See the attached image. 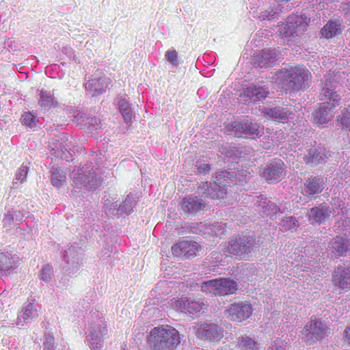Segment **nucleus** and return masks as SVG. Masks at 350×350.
Instances as JSON below:
<instances>
[{"label": "nucleus", "mask_w": 350, "mask_h": 350, "mask_svg": "<svg viewBox=\"0 0 350 350\" xmlns=\"http://www.w3.org/2000/svg\"><path fill=\"white\" fill-rule=\"evenodd\" d=\"M38 316V311L36 306L32 303H29L25 306L19 313L18 317V323L22 322L21 319L23 322H27L37 318Z\"/></svg>", "instance_id": "b1692460"}, {"label": "nucleus", "mask_w": 350, "mask_h": 350, "mask_svg": "<svg viewBox=\"0 0 350 350\" xmlns=\"http://www.w3.org/2000/svg\"><path fill=\"white\" fill-rule=\"evenodd\" d=\"M44 348L46 350H53L55 347V338L54 337L49 334L44 335Z\"/></svg>", "instance_id": "72a5a7b5"}, {"label": "nucleus", "mask_w": 350, "mask_h": 350, "mask_svg": "<svg viewBox=\"0 0 350 350\" xmlns=\"http://www.w3.org/2000/svg\"><path fill=\"white\" fill-rule=\"evenodd\" d=\"M342 20L329 21L321 30V33L326 39L332 38L340 34L343 30Z\"/></svg>", "instance_id": "412c9836"}, {"label": "nucleus", "mask_w": 350, "mask_h": 350, "mask_svg": "<svg viewBox=\"0 0 350 350\" xmlns=\"http://www.w3.org/2000/svg\"><path fill=\"white\" fill-rule=\"evenodd\" d=\"M201 196L199 200L197 196H190L184 198L180 203V210L185 214L192 215L200 211H202L206 207V203Z\"/></svg>", "instance_id": "2eb2a0df"}, {"label": "nucleus", "mask_w": 350, "mask_h": 350, "mask_svg": "<svg viewBox=\"0 0 350 350\" xmlns=\"http://www.w3.org/2000/svg\"><path fill=\"white\" fill-rule=\"evenodd\" d=\"M330 156L329 151L324 148L310 150L307 156V163L319 165L325 163Z\"/></svg>", "instance_id": "4be33fe9"}, {"label": "nucleus", "mask_w": 350, "mask_h": 350, "mask_svg": "<svg viewBox=\"0 0 350 350\" xmlns=\"http://www.w3.org/2000/svg\"><path fill=\"white\" fill-rule=\"evenodd\" d=\"M286 344L287 342L280 338H277L274 341V346L277 350H285Z\"/></svg>", "instance_id": "e433bc0d"}, {"label": "nucleus", "mask_w": 350, "mask_h": 350, "mask_svg": "<svg viewBox=\"0 0 350 350\" xmlns=\"http://www.w3.org/2000/svg\"><path fill=\"white\" fill-rule=\"evenodd\" d=\"M148 343L151 350H176L180 343V335L174 327L160 325L151 329Z\"/></svg>", "instance_id": "f257e3e1"}, {"label": "nucleus", "mask_w": 350, "mask_h": 350, "mask_svg": "<svg viewBox=\"0 0 350 350\" xmlns=\"http://www.w3.org/2000/svg\"><path fill=\"white\" fill-rule=\"evenodd\" d=\"M258 342L249 336L241 337L239 342L241 350H259Z\"/></svg>", "instance_id": "bb28decb"}, {"label": "nucleus", "mask_w": 350, "mask_h": 350, "mask_svg": "<svg viewBox=\"0 0 350 350\" xmlns=\"http://www.w3.org/2000/svg\"><path fill=\"white\" fill-rule=\"evenodd\" d=\"M210 170H211V167L208 164L202 163V164H200L198 166V170L200 173L206 174L210 171Z\"/></svg>", "instance_id": "ea45409f"}, {"label": "nucleus", "mask_w": 350, "mask_h": 350, "mask_svg": "<svg viewBox=\"0 0 350 350\" xmlns=\"http://www.w3.org/2000/svg\"><path fill=\"white\" fill-rule=\"evenodd\" d=\"M119 110L127 124H131L134 118V114L129 103L124 98L120 99L118 103Z\"/></svg>", "instance_id": "393cba45"}, {"label": "nucleus", "mask_w": 350, "mask_h": 350, "mask_svg": "<svg viewBox=\"0 0 350 350\" xmlns=\"http://www.w3.org/2000/svg\"><path fill=\"white\" fill-rule=\"evenodd\" d=\"M107 333V324L105 325L104 327H103V331L102 332H100V335L103 336H105Z\"/></svg>", "instance_id": "37998d69"}, {"label": "nucleus", "mask_w": 350, "mask_h": 350, "mask_svg": "<svg viewBox=\"0 0 350 350\" xmlns=\"http://www.w3.org/2000/svg\"><path fill=\"white\" fill-rule=\"evenodd\" d=\"M201 290L216 295H227L236 293L237 282L229 278H219L202 283Z\"/></svg>", "instance_id": "20e7f679"}, {"label": "nucleus", "mask_w": 350, "mask_h": 350, "mask_svg": "<svg viewBox=\"0 0 350 350\" xmlns=\"http://www.w3.org/2000/svg\"><path fill=\"white\" fill-rule=\"evenodd\" d=\"M253 311L254 309L251 304L240 301L231 304L226 310V312L228 317L231 321L243 322L252 316Z\"/></svg>", "instance_id": "f8f14e48"}, {"label": "nucleus", "mask_w": 350, "mask_h": 350, "mask_svg": "<svg viewBox=\"0 0 350 350\" xmlns=\"http://www.w3.org/2000/svg\"><path fill=\"white\" fill-rule=\"evenodd\" d=\"M264 113L279 122H286L288 118L287 111L280 107L269 109L265 111Z\"/></svg>", "instance_id": "a878e982"}, {"label": "nucleus", "mask_w": 350, "mask_h": 350, "mask_svg": "<svg viewBox=\"0 0 350 350\" xmlns=\"http://www.w3.org/2000/svg\"><path fill=\"white\" fill-rule=\"evenodd\" d=\"M202 197H204V200L210 198L213 200H224L227 199V185L226 184L220 185L215 182L211 183L210 187L207 189V193H204Z\"/></svg>", "instance_id": "aec40b11"}, {"label": "nucleus", "mask_w": 350, "mask_h": 350, "mask_svg": "<svg viewBox=\"0 0 350 350\" xmlns=\"http://www.w3.org/2000/svg\"><path fill=\"white\" fill-rule=\"evenodd\" d=\"M329 248L336 256H346L347 252L350 251V239L336 236L331 240Z\"/></svg>", "instance_id": "dca6fc26"}, {"label": "nucleus", "mask_w": 350, "mask_h": 350, "mask_svg": "<svg viewBox=\"0 0 350 350\" xmlns=\"http://www.w3.org/2000/svg\"><path fill=\"white\" fill-rule=\"evenodd\" d=\"M338 105L339 102L335 100L321 103L312 114V122L319 126L326 124L334 118V110Z\"/></svg>", "instance_id": "423d86ee"}, {"label": "nucleus", "mask_w": 350, "mask_h": 350, "mask_svg": "<svg viewBox=\"0 0 350 350\" xmlns=\"http://www.w3.org/2000/svg\"><path fill=\"white\" fill-rule=\"evenodd\" d=\"M18 258L9 253H0V271L5 272L16 267Z\"/></svg>", "instance_id": "5701e85b"}, {"label": "nucleus", "mask_w": 350, "mask_h": 350, "mask_svg": "<svg viewBox=\"0 0 350 350\" xmlns=\"http://www.w3.org/2000/svg\"><path fill=\"white\" fill-rule=\"evenodd\" d=\"M289 221L290 222H292V227H290L289 229L292 230V229H295L296 228H297L298 226V221L293 218L292 217H289Z\"/></svg>", "instance_id": "79ce46f5"}, {"label": "nucleus", "mask_w": 350, "mask_h": 350, "mask_svg": "<svg viewBox=\"0 0 350 350\" xmlns=\"http://www.w3.org/2000/svg\"><path fill=\"white\" fill-rule=\"evenodd\" d=\"M304 332V334L307 336L311 335L317 340L323 338L327 334L326 329L323 323L321 321L318 320L315 317H311L309 323L305 325Z\"/></svg>", "instance_id": "a211bd4d"}, {"label": "nucleus", "mask_w": 350, "mask_h": 350, "mask_svg": "<svg viewBox=\"0 0 350 350\" xmlns=\"http://www.w3.org/2000/svg\"><path fill=\"white\" fill-rule=\"evenodd\" d=\"M165 57L173 66H177L178 65V55L176 50L173 49L167 50L165 52Z\"/></svg>", "instance_id": "473e14b6"}, {"label": "nucleus", "mask_w": 350, "mask_h": 350, "mask_svg": "<svg viewBox=\"0 0 350 350\" xmlns=\"http://www.w3.org/2000/svg\"><path fill=\"white\" fill-rule=\"evenodd\" d=\"M231 176H232L229 172H222L219 174L220 179H222V178H224L225 180L230 179L231 178Z\"/></svg>", "instance_id": "a19ab883"}, {"label": "nucleus", "mask_w": 350, "mask_h": 350, "mask_svg": "<svg viewBox=\"0 0 350 350\" xmlns=\"http://www.w3.org/2000/svg\"><path fill=\"white\" fill-rule=\"evenodd\" d=\"M202 250L200 244L191 239L180 241L171 249L174 256L184 259H191L198 256Z\"/></svg>", "instance_id": "39448f33"}, {"label": "nucleus", "mask_w": 350, "mask_h": 350, "mask_svg": "<svg viewBox=\"0 0 350 350\" xmlns=\"http://www.w3.org/2000/svg\"><path fill=\"white\" fill-rule=\"evenodd\" d=\"M310 20L303 15L292 14L287 18L284 27V35L286 37L293 36L305 31Z\"/></svg>", "instance_id": "1a4fd4ad"}, {"label": "nucleus", "mask_w": 350, "mask_h": 350, "mask_svg": "<svg viewBox=\"0 0 350 350\" xmlns=\"http://www.w3.org/2000/svg\"><path fill=\"white\" fill-rule=\"evenodd\" d=\"M276 57L273 49L262 50L260 53L255 55L252 57L253 64L259 68L272 67Z\"/></svg>", "instance_id": "f3484780"}, {"label": "nucleus", "mask_w": 350, "mask_h": 350, "mask_svg": "<svg viewBox=\"0 0 350 350\" xmlns=\"http://www.w3.org/2000/svg\"><path fill=\"white\" fill-rule=\"evenodd\" d=\"M269 92L265 86L252 83L242 89L240 97L247 103H256L268 97Z\"/></svg>", "instance_id": "9d476101"}, {"label": "nucleus", "mask_w": 350, "mask_h": 350, "mask_svg": "<svg viewBox=\"0 0 350 350\" xmlns=\"http://www.w3.org/2000/svg\"><path fill=\"white\" fill-rule=\"evenodd\" d=\"M332 280L339 294L350 291V267L338 266L332 273Z\"/></svg>", "instance_id": "9b49d317"}, {"label": "nucleus", "mask_w": 350, "mask_h": 350, "mask_svg": "<svg viewBox=\"0 0 350 350\" xmlns=\"http://www.w3.org/2000/svg\"><path fill=\"white\" fill-rule=\"evenodd\" d=\"M338 120L346 128L350 127V106L345 107L341 111V114L338 116Z\"/></svg>", "instance_id": "c756f323"}, {"label": "nucleus", "mask_w": 350, "mask_h": 350, "mask_svg": "<svg viewBox=\"0 0 350 350\" xmlns=\"http://www.w3.org/2000/svg\"><path fill=\"white\" fill-rule=\"evenodd\" d=\"M325 183L322 176H312L308 177L304 183L302 194L305 196H314L321 193L325 188Z\"/></svg>", "instance_id": "4468645a"}, {"label": "nucleus", "mask_w": 350, "mask_h": 350, "mask_svg": "<svg viewBox=\"0 0 350 350\" xmlns=\"http://www.w3.org/2000/svg\"><path fill=\"white\" fill-rule=\"evenodd\" d=\"M258 126L256 124L250 123V125L246 126L245 131L250 134H256Z\"/></svg>", "instance_id": "58836bf2"}, {"label": "nucleus", "mask_w": 350, "mask_h": 350, "mask_svg": "<svg viewBox=\"0 0 350 350\" xmlns=\"http://www.w3.org/2000/svg\"><path fill=\"white\" fill-rule=\"evenodd\" d=\"M27 174V168L25 166H21L16 176H18V180H21V182L23 181L25 178Z\"/></svg>", "instance_id": "c9c22d12"}, {"label": "nucleus", "mask_w": 350, "mask_h": 350, "mask_svg": "<svg viewBox=\"0 0 350 350\" xmlns=\"http://www.w3.org/2000/svg\"><path fill=\"white\" fill-rule=\"evenodd\" d=\"M330 213L329 206L320 204L310 209L308 218L311 224H322L330 216Z\"/></svg>", "instance_id": "6ab92c4d"}, {"label": "nucleus", "mask_w": 350, "mask_h": 350, "mask_svg": "<svg viewBox=\"0 0 350 350\" xmlns=\"http://www.w3.org/2000/svg\"><path fill=\"white\" fill-rule=\"evenodd\" d=\"M256 245V237L253 235L235 236L224 244V250L236 256L239 260H249L250 254Z\"/></svg>", "instance_id": "f03ea898"}, {"label": "nucleus", "mask_w": 350, "mask_h": 350, "mask_svg": "<svg viewBox=\"0 0 350 350\" xmlns=\"http://www.w3.org/2000/svg\"><path fill=\"white\" fill-rule=\"evenodd\" d=\"M286 77V89L291 91L304 90L309 86L311 74L304 66L297 65L282 70Z\"/></svg>", "instance_id": "7ed1b4c3"}, {"label": "nucleus", "mask_w": 350, "mask_h": 350, "mask_svg": "<svg viewBox=\"0 0 350 350\" xmlns=\"http://www.w3.org/2000/svg\"><path fill=\"white\" fill-rule=\"evenodd\" d=\"M284 163L281 159H274L264 170L263 176L269 183H275L286 176Z\"/></svg>", "instance_id": "ddd939ff"}, {"label": "nucleus", "mask_w": 350, "mask_h": 350, "mask_svg": "<svg viewBox=\"0 0 350 350\" xmlns=\"http://www.w3.org/2000/svg\"><path fill=\"white\" fill-rule=\"evenodd\" d=\"M40 95V98L39 102L42 106L46 107H55L57 106V103L54 100L50 92L42 90Z\"/></svg>", "instance_id": "c85d7f7f"}, {"label": "nucleus", "mask_w": 350, "mask_h": 350, "mask_svg": "<svg viewBox=\"0 0 350 350\" xmlns=\"http://www.w3.org/2000/svg\"><path fill=\"white\" fill-rule=\"evenodd\" d=\"M66 174L60 168H55L51 174V182L54 187H59L66 182Z\"/></svg>", "instance_id": "cd10ccee"}, {"label": "nucleus", "mask_w": 350, "mask_h": 350, "mask_svg": "<svg viewBox=\"0 0 350 350\" xmlns=\"http://www.w3.org/2000/svg\"><path fill=\"white\" fill-rule=\"evenodd\" d=\"M53 276V269L51 265H45L40 273V279L45 282H49Z\"/></svg>", "instance_id": "2f4dec72"}, {"label": "nucleus", "mask_w": 350, "mask_h": 350, "mask_svg": "<svg viewBox=\"0 0 350 350\" xmlns=\"http://www.w3.org/2000/svg\"><path fill=\"white\" fill-rule=\"evenodd\" d=\"M196 335L203 340L218 342L223 338V330L213 323H198L196 327Z\"/></svg>", "instance_id": "6e6552de"}, {"label": "nucleus", "mask_w": 350, "mask_h": 350, "mask_svg": "<svg viewBox=\"0 0 350 350\" xmlns=\"http://www.w3.org/2000/svg\"><path fill=\"white\" fill-rule=\"evenodd\" d=\"M172 306L180 312H188L192 314H199L206 309V304L202 300L182 297L172 299Z\"/></svg>", "instance_id": "0eeeda50"}, {"label": "nucleus", "mask_w": 350, "mask_h": 350, "mask_svg": "<svg viewBox=\"0 0 350 350\" xmlns=\"http://www.w3.org/2000/svg\"><path fill=\"white\" fill-rule=\"evenodd\" d=\"M342 340L345 344L350 346V324L344 330Z\"/></svg>", "instance_id": "4c0bfd02"}, {"label": "nucleus", "mask_w": 350, "mask_h": 350, "mask_svg": "<svg viewBox=\"0 0 350 350\" xmlns=\"http://www.w3.org/2000/svg\"><path fill=\"white\" fill-rule=\"evenodd\" d=\"M21 122L24 125L32 127L36 126L37 119L31 112H25L21 116Z\"/></svg>", "instance_id": "7c9ffc66"}, {"label": "nucleus", "mask_w": 350, "mask_h": 350, "mask_svg": "<svg viewBox=\"0 0 350 350\" xmlns=\"http://www.w3.org/2000/svg\"><path fill=\"white\" fill-rule=\"evenodd\" d=\"M90 347L92 350H100L103 347L101 338L94 336L90 339Z\"/></svg>", "instance_id": "f704fd0d"}, {"label": "nucleus", "mask_w": 350, "mask_h": 350, "mask_svg": "<svg viewBox=\"0 0 350 350\" xmlns=\"http://www.w3.org/2000/svg\"><path fill=\"white\" fill-rule=\"evenodd\" d=\"M349 12L350 14V3H349Z\"/></svg>", "instance_id": "c03bdc74"}]
</instances>
